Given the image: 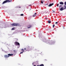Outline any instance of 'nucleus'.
Listing matches in <instances>:
<instances>
[{
  "mask_svg": "<svg viewBox=\"0 0 66 66\" xmlns=\"http://www.w3.org/2000/svg\"><path fill=\"white\" fill-rule=\"evenodd\" d=\"M41 3L42 4L44 3H43V1H41Z\"/></svg>",
  "mask_w": 66,
  "mask_h": 66,
  "instance_id": "nucleus-18",
  "label": "nucleus"
},
{
  "mask_svg": "<svg viewBox=\"0 0 66 66\" xmlns=\"http://www.w3.org/2000/svg\"><path fill=\"white\" fill-rule=\"evenodd\" d=\"M48 6H49V7H50V4H49V5H48Z\"/></svg>",
  "mask_w": 66,
  "mask_h": 66,
  "instance_id": "nucleus-30",
  "label": "nucleus"
},
{
  "mask_svg": "<svg viewBox=\"0 0 66 66\" xmlns=\"http://www.w3.org/2000/svg\"><path fill=\"white\" fill-rule=\"evenodd\" d=\"M53 43H54V42L53 41H51V43L53 44Z\"/></svg>",
  "mask_w": 66,
  "mask_h": 66,
  "instance_id": "nucleus-9",
  "label": "nucleus"
},
{
  "mask_svg": "<svg viewBox=\"0 0 66 66\" xmlns=\"http://www.w3.org/2000/svg\"><path fill=\"white\" fill-rule=\"evenodd\" d=\"M47 42L46 43H47V44H48V41H47Z\"/></svg>",
  "mask_w": 66,
  "mask_h": 66,
  "instance_id": "nucleus-26",
  "label": "nucleus"
},
{
  "mask_svg": "<svg viewBox=\"0 0 66 66\" xmlns=\"http://www.w3.org/2000/svg\"><path fill=\"white\" fill-rule=\"evenodd\" d=\"M14 29L15 28L14 27L12 28V30H14Z\"/></svg>",
  "mask_w": 66,
  "mask_h": 66,
  "instance_id": "nucleus-11",
  "label": "nucleus"
},
{
  "mask_svg": "<svg viewBox=\"0 0 66 66\" xmlns=\"http://www.w3.org/2000/svg\"><path fill=\"white\" fill-rule=\"evenodd\" d=\"M45 19H46V20H47V17H46V18H45Z\"/></svg>",
  "mask_w": 66,
  "mask_h": 66,
  "instance_id": "nucleus-22",
  "label": "nucleus"
},
{
  "mask_svg": "<svg viewBox=\"0 0 66 66\" xmlns=\"http://www.w3.org/2000/svg\"><path fill=\"white\" fill-rule=\"evenodd\" d=\"M21 16H23V14H21Z\"/></svg>",
  "mask_w": 66,
  "mask_h": 66,
  "instance_id": "nucleus-20",
  "label": "nucleus"
},
{
  "mask_svg": "<svg viewBox=\"0 0 66 66\" xmlns=\"http://www.w3.org/2000/svg\"><path fill=\"white\" fill-rule=\"evenodd\" d=\"M29 6H32V5H29Z\"/></svg>",
  "mask_w": 66,
  "mask_h": 66,
  "instance_id": "nucleus-31",
  "label": "nucleus"
},
{
  "mask_svg": "<svg viewBox=\"0 0 66 66\" xmlns=\"http://www.w3.org/2000/svg\"><path fill=\"white\" fill-rule=\"evenodd\" d=\"M59 4H57V6H59Z\"/></svg>",
  "mask_w": 66,
  "mask_h": 66,
  "instance_id": "nucleus-19",
  "label": "nucleus"
},
{
  "mask_svg": "<svg viewBox=\"0 0 66 66\" xmlns=\"http://www.w3.org/2000/svg\"><path fill=\"white\" fill-rule=\"evenodd\" d=\"M13 51L14 52H16V50H14Z\"/></svg>",
  "mask_w": 66,
  "mask_h": 66,
  "instance_id": "nucleus-17",
  "label": "nucleus"
},
{
  "mask_svg": "<svg viewBox=\"0 0 66 66\" xmlns=\"http://www.w3.org/2000/svg\"><path fill=\"white\" fill-rule=\"evenodd\" d=\"M53 13H54L55 12V11H54L53 10Z\"/></svg>",
  "mask_w": 66,
  "mask_h": 66,
  "instance_id": "nucleus-27",
  "label": "nucleus"
},
{
  "mask_svg": "<svg viewBox=\"0 0 66 66\" xmlns=\"http://www.w3.org/2000/svg\"><path fill=\"white\" fill-rule=\"evenodd\" d=\"M22 51V52H24V50H23V49H22L21 50Z\"/></svg>",
  "mask_w": 66,
  "mask_h": 66,
  "instance_id": "nucleus-14",
  "label": "nucleus"
},
{
  "mask_svg": "<svg viewBox=\"0 0 66 66\" xmlns=\"http://www.w3.org/2000/svg\"><path fill=\"white\" fill-rule=\"evenodd\" d=\"M54 26H55V24H53V28H54Z\"/></svg>",
  "mask_w": 66,
  "mask_h": 66,
  "instance_id": "nucleus-16",
  "label": "nucleus"
},
{
  "mask_svg": "<svg viewBox=\"0 0 66 66\" xmlns=\"http://www.w3.org/2000/svg\"><path fill=\"white\" fill-rule=\"evenodd\" d=\"M8 55H5L4 56V57L5 58L9 57H10V56H13V54H8Z\"/></svg>",
  "mask_w": 66,
  "mask_h": 66,
  "instance_id": "nucleus-1",
  "label": "nucleus"
},
{
  "mask_svg": "<svg viewBox=\"0 0 66 66\" xmlns=\"http://www.w3.org/2000/svg\"><path fill=\"white\" fill-rule=\"evenodd\" d=\"M7 2H10L11 1H10L9 0H6V1H4L3 3L2 4H4V3H7Z\"/></svg>",
  "mask_w": 66,
  "mask_h": 66,
  "instance_id": "nucleus-2",
  "label": "nucleus"
},
{
  "mask_svg": "<svg viewBox=\"0 0 66 66\" xmlns=\"http://www.w3.org/2000/svg\"><path fill=\"white\" fill-rule=\"evenodd\" d=\"M63 6L62 5H60L59 6L60 8L59 9H60V7H62Z\"/></svg>",
  "mask_w": 66,
  "mask_h": 66,
  "instance_id": "nucleus-13",
  "label": "nucleus"
},
{
  "mask_svg": "<svg viewBox=\"0 0 66 66\" xmlns=\"http://www.w3.org/2000/svg\"><path fill=\"white\" fill-rule=\"evenodd\" d=\"M63 10H64V9H63V7H61L60 9V11H63Z\"/></svg>",
  "mask_w": 66,
  "mask_h": 66,
  "instance_id": "nucleus-6",
  "label": "nucleus"
},
{
  "mask_svg": "<svg viewBox=\"0 0 66 66\" xmlns=\"http://www.w3.org/2000/svg\"><path fill=\"white\" fill-rule=\"evenodd\" d=\"M64 10L66 9V6L64 5Z\"/></svg>",
  "mask_w": 66,
  "mask_h": 66,
  "instance_id": "nucleus-12",
  "label": "nucleus"
},
{
  "mask_svg": "<svg viewBox=\"0 0 66 66\" xmlns=\"http://www.w3.org/2000/svg\"><path fill=\"white\" fill-rule=\"evenodd\" d=\"M54 4L53 3H52V4H50V6H51L52 5H53Z\"/></svg>",
  "mask_w": 66,
  "mask_h": 66,
  "instance_id": "nucleus-8",
  "label": "nucleus"
},
{
  "mask_svg": "<svg viewBox=\"0 0 66 66\" xmlns=\"http://www.w3.org/2000/svg\"><path fill=\"white\" fill-rule=\"evenodd\" d=\"M48 4H46V5H48Z\"/></svg>",
  "mask_w": 66,
  "mask_h": 66,
  "instance_id": "nucleus-34",
  "label": "nucleus"
},
{
  "mask_svg": "<svg viewBox=\"0 0 66 66\" xmlns=\"http://www.w3.org/2000/svg\"><path fill=\"white\" fill-rule=\"evenodd\" d=\"M51 23V21H50V23Z\"/></svg>",
  "mask_w": 66,
  "mask_h": 66,
  "instance_id": "nucleus-28",
  "label": "nucleus"
},
{
  "mask_svg": "<svg viewBox=\"0 0 66 66\" xmlns=\"http://www.w3.org/2000/svg\"><path fill=\"white\" fill-rule=\"evenodd\" d=\"M28 26H30V27H28V29H29V28H31V27H32V25H28Z\"/></svg>",
  "mask_w": 66,
  "mask_h": 66,
  "instance_id": "nucleus-7",
  "label": "nucleus"
},
{
  "mask_svg": "<svg viewBox=\"0 0 66 66\" xmlns=\"http://www.w3.org/2000/svg\"><path fill=\"white\" fill-rule=\"evenodd\" d=\"M57 23H58V22H55V24H57Z\"/></svg>",
  "mask_w": 66,
  "mask_h": 66,
  "instance_id": "nucleus-24",
  "label": "nucleus"
},
{
  "mask_svg": "<svg viewBox=\"0 0 66 66\" xmlns=\"http://www.w3.org/2000/svg\"><path fill=\"white\" fill-rule=\"evenodd\" d=\"M64 4L66 5V2H65Z\"/></svg>",
  "mask_w": 66,
  "mask_h": 66,
  "instance_id": "nucleus-23",
  "label": "nucleus"
},
{
  "mask_svg": "<svg viewBox=\"0 0 66 66\" xmlns=\"http://www.w3.org/2000/svg\"><path fill=\"white\" fill-rule=\"evenodd\" d=\"M44 65L43 64H42L39 65V66H44Z\"/></svg>",
  "mask_w": 66,
  "mask_h": 66,
  "instance_id": "nucleus-10",
  "label": "nucleus"
},
{
  "mask_svg": "<svg viewBox=\"0 0 66 66\" xmlns=\"http://www.w3.org/2000/svg\"><path fill=\"white\" fill-rule=\"evenodd\" d=\"M59 4H61V5H63L64 4V3L62 2H59Z\"/></svg>",
  "mask_w": 66,
  "mask_h": 66,
  "instance_id": "nucleus-5",
  "label": "nucleus"
},
{
  "mask_svg": "<svg viewBox=\"0 0 66 66\" xmlns=\"http://www.w3.org/2000/svg\"><path fill=\"white\" fill-rule=\"evenodd\" d=\"M35 15H36V13H35Z\"/></svg>",
  "mask_w": 66,
  "mask_h": 66,
  "instance_id": "nucleus-29",
  "label": "nucleus"
},
{
  "mask_svg": "<svg viewBox=\"0 0 66 66\" xmlns=\"http://www.w3.org/2000/svg\"><path fill=\"white\" fill-rule=\"evenodd\" d=\"M32 17H35V14H34L33 15Z\"/></svg>",
  "mask_w": 66,
  "mask_h": 66,
  "instance_id": "nucleus-15",
  "label": "nucleus"
},
{
  "mask_svg": "<svg viewBox=\"0 0 66 66\" xmlns=\"http://www.w3.org/2000/svg\"><path fill=\"white\" fill-rule=\"evenodd\" d=\"M11 26H12L13 27H14L15 26H17L18 25V24H17V23H14L11 24Z\"/></svg>",
  "mask_w": 66,
  "mask_h": 66,
  "instance_id": "nucleus-3",
  "label": "nucleus"
},
{
  "mask_svg": "<svg viewBox=\"0 0 66 66\" xmlns=\"http://www.w3.org/2000/svg\"><path fill=\"white\" fill-rule=\"evenodd\" d=\"M37 66H39V65H37Z\"/></svg>",
  "mask_w": 66,
  "mask_h": 66,
  "instance_id": "nucleus-33",
  "label": "nucleus"
},
{
  "mask_svg": "<svg viewBox=\"0 0 66 66\" xmlns=\"http://www.w3.org/2000/svg\"><path fill=\"white\" fill-rule=\"evenodd\" d=\"M14 44H15L16 46L18 45L19 47H20V44L18 42H16L14 43Z\"/></svg>",
  "mask_w": 66,
  "mask_h": 66,
  "instance_id": "nucleus-4",
  "label": "nucleus"
},
{
  "mask_svg": "<svg viewBox=\"0 0 66 66\" xmlns=\"http://www.w3.org/2000/svg\"><path fill=\"white\" fill-rule=\"evenodd\" d=\"M23 52H21L20 53V54H21V53H23Z\"/></svg>",
  "mask_w": 66,
  "mask_h": 66,
  "instance_id": "nucleus-25",
  "label": "nucleus"
},
{
  "mask_svg": "<svg viewBox=\"0 0 66 66\" xmlns=\"http://www.w3.org/2000/svg\"><path fill=\"white\" fill-rule=\"evenodd\" d=\"M24 49V50H26V48H25Z\"/></svg>",
  "mask_w": 66,
  "mask_h": 66,
  "instance_id": "nucleus-32",
  "label": "nucleus"
},
{
  "mask_svg": "<svg viewBox=\"0 0 66 66\" xmlns=\"http://www.w3.org/2000/svg\"><path fill=\"white\" fill-rule=\"evenodd\" d=\"M48 21V23H50V21Z\"/></svg>",
  "mask_w": 66,
  "mask_h": 66,
  "instance_id": "nucleus-21",
  "label": "nucleus"
}]
</instances>
